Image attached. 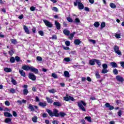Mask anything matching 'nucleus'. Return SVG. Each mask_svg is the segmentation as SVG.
<instances>
[{"instance_id":"obj_47","label":"nucleus","mask_w":124,"mask_h":124,"mask_svg":"<svg viewBox=\"0 0 124 124\" xmlns=\"http://www.w3.org/2000/svg\"><path fill=\"white\" fill-rule=\"evenodd\" d=\"M10 93H16V91L15 90V89L11 88L10 90Z\"/></svg>"},{"instance_id":"obj_57","label":"nucleus","mask_w":124,"mask_h":124,"mask_svg":"<svg viewBox=\"0 0 124 124\" xmlns=\"http://www.w3.org/2000/svg\"><path fill=\"white\" fill-rule=\"evenodd\" d=\"M79 22H80V19L78 18H76L75 21H74V22L76 23H78Z\"/></svg>"},{"instance_id":"obj_20","label":"nucleus","mask_w":124,"mask_h":124,"mask_svg":"<svg viewBox=\"0 0 124 124\" xmlns=\"http://www.w3.org/2000/svg\"><path fill=\"white\" fill-rule=\"evenodd\" d=\"M53 105L54 106H58V107H62V103L60 102H54L53 103Z\"/></svg>"},{"instance_id":"obj_64","label":"nucleus","mask_w":124,"mask_h":124,"mask_svg":"<svg viewBox=\"0 0 124 124\" xmlns=\"http://www.w3.org/2000/svg\"><path fill=\"white\" fill-rule=\"evenodd\" d=\"M120 64H121V66H122V67L124 68V62H121Z\"/></svg>"},{"instance_id":"obj_13","label":"nucleus","mask_w":124,"mask_h":124,"mask_svg":"<svg viewBox=\"0 0 124 124\" xmlns=\"http://www.w3.org/2000/svg\"><path fill=\"white\" fill-rule=\"evenodd\" d=\"M55 25L56 26V28L57 30H61V24L59 23V22H57V21H55Z\"/></svg>"},{"instance_id":"obj_41","label":"nucleus","mask_w":124,"mask_h":124,"mask_svg":"<svg viewBox=\"0 0 124 124\" xmlns=\"http://www.w3.org/2000/svg\"><path fill=\"white\" fill-rule=\"evenodd\" d=\"M28 93H29V91L27 89H24L23 94H24V95H27Z\"/></svg>"},{"instance_id":"obj_62","label":"nucleus","mask_w":124,"mask_h":124,"mask_svg":"<svg viewBox=\"0 0 124 124\" xmlns=\"http://www.w3.org/2000/svg\"><path fill=\"white\" fill-rule=\"evenodd\" d=\"M13 115L14 117H16L17 116V112L15 111H13Z\"/></svg>"},{"instance_id":"obj_42","label":"nucleus","mask_w":124,"mask_h":124,"mask_svg":"<svg viewBox=\"0 0 124 124\" xmlns=\"http://www.w3.org/2000/svg\"><path fill=\"white\" fill-rule=\"evenodd\" d=\"M99 22H96L94 23V27H95V28H98L99 27Z\"/></svg>"},{"instance_id":"obj_53","label":"nucleus","mask_w":124,"mask_h":124,"mask_svg":"<svg viewBox=\"0 0 124 124\" xmlns=\"http://www.w3.org/2000/svg\"><path fill=\"white\" fill-rule=\"evenodd\" d=\"M38 33L39 34H40V35H41V36H43V35H44V32H43V31H38Z\"/></svg>"},{"instance_id":"obj_2","label":"nucleus","mask_w":124,"mask_h":124,"mask_svg":"<svg viewBox=\"0 0 124 124\" xmlns=\"http://www.w3.org/2000/svg\"><path fill=\"white\" fill-rule=\"evenodd\" d=\"M78 106L80 109V110H82V111H83V112H86V108H85V107H84V106H87V104H86V103L84 102V101L81 100L80 102H78Z\"/></svg>"},{"instance_id":"obj_7","label":"nucleus","mask_w":124,"mask_h":124,"mask_svg":"<svg viewBox=\"0 0 124 124\" xmlns=\"http://www.w3.org/2000/svg\"><path fill=\"white\" fill-rule=\"evenodd\" d=\"M78 6L79 10H82V9H84V7H85V6H84L83 3L81 2V0H80L79 2H78Z\"/></svg>"},{"instance_id":"obj_29","label":"nucleus","mask_w":124,"mask_h":124,"mask_svg":"<svg viewBox=\"0 0 124 124\" xmlns=\"http://www.w3.org/2000/svg\"><path fill=\"white\" fill-rule=\"evenodd\" d=\"M64 75L65 77H66V78H69V72H68V71H64Z\"/></svg>"},{"instance_id":"obj_18","label":"nucleus","mask_w":124,"mask_h":124,"mask_svg":"<svg viewBox=\"0 0 124 124\" xmlns=\"http://www.w3.org/2000/svg\"><path fill=\"white\" fill-rule=\"evenodd\" d=\"M110 65L113 68H116L118 67V64H117V63L116 62H111Z\"/></svg>"},{"instance_id":"obj_45","label":"nucleus","mask_w":124,"mask_h":124,"mask_svg":"<svg viewBox=\"0 0 124 124\" xmlns=\"http://www.w3.org/2000/svg\"><path fill=\"white\" fill-rule=\"evenodd\" d=\"M52 10L53 11H54L55 12H59V10L58 9V8L56 7H53L52 8Z\"/></svg>"},{"instance_id":"obj_6","label":"nucleus","mask_w":124,"mask_h":124,"mask_svg":"<svg viewBox=\"0 0 124 124\" xmlns=\"http://www.w3.org/2000/svg\"><path fill=\"white\" fill-rule=\"evenodd\" d=\"M30 71L31 72H33L35 74H37L38 73V69L34 68L33 66H31Z\"/></svg>"},{"instance_id":"obj_24","label":"nucleus","mask_w":124,"mask_h":124,"mask_svg":"<svg viewBox=\"0 0 124 124\" xmlns=\"http://www.w3.org/2000/svg\"><path fill=\"white\" fill-rule=\"evenodd\" d=\"M46 101L48 102V103H50V104H52L53 103V100L48 97H46Z\"/></svg>"},{"instance_id":"obj_9","label":"nucleus","mask_w":124,"mask_h":124,"mask_svg":"<svg viewBox=\"0 0 124 124\" xmlns=\"http://www.w3.org/2000/svg\"><path fill=\"white\" fill-rule=\"evenodd\" d=\"M22 69L26 71H29V70H31V66L26 65H23L22 66Z\"/></svg>"},{"instance_id":"obj_52","label":"nucleus","mask_w":124,"mask_h":124,"mask_svg":"<svg viewBox=\"0 0 124 124\" xmlns=\"http://www.w3.org/2000/svg\"><path fill=\"white\" fill-rule=\"evenodd\" d=\"M66 46H70V42L69 41H66L65 42Z\"/></svg>"},{"instance_id":"obj_36","label":"nucleus","mask_w":124,"mask_h":124,"mask_svg":"<svg viewBox=\"0 0 124 124\" xmlns=\"http://www.w3.org/2000/svg\"><path fill=\"white\" fill-rule=\"evenodd\" d=\"M10 62H11V63H14L15 62V58L14 57H12L10 58Z\"/></svg>"},{"instance_id":"obj_50","label":"nucleus","mask_w":124,"mask_h":124,"mask_svg":"<svg viewBox=\"0 0 124 124\" xmlns=\"http://www.w3.org/2000/svg\"><path fill=\"white\" fill-rule=\"evenodd\" d=\"M36 60L38 62H42V57L40 56H37L36 57Z\"/></svg>"},{"instance_id":"obj_11","label":"nucleus","mask_w":124,"mask_h":124,"mask_svg":"<svg viewBox=\"0 0 124 124\" xmlns=\"http://www.w3.org/2000/svg\"><path fill=\"white\" fill-rule=\"evenodd\" d=\"M23 29L25 31L26 33H27V34H30V33H31L30 32V30H29V28H28V27H27V26L24 25Z\"/></svg>"},{"instance_id":"obj_26","label":"nucleus","mask_w":124,"mask_h":124,"mask_svg":"<svg viewBox=\"0 0 124 124\" xmlns=\"http://www.w3.org/2000/svg\"><path fill=\"white\" fill-rule=\"evenodd\" d=\"M12 121V119L10 118H7L5 119V123L6 124H9V123H11V121Z\"/></svg>"},{"instance_id":"obj_60","label":"nucleus","mask_w":124,"mask_h":124,"mask_svg":"<svg viewBox=\"0 0 124 124\" xmlns=\"http://www.w3.org/2000/svg\"><path fill=\"white\" fill-rule=\"evenodd\" d=\"M15 60L16 62H20V58L18 56H16Z\"/></svg>"},{"instance_id":"obj_15","label":"nucleus","mask_w":124,"mask_h":124,"mask_svg":"<svg viewBox=\"0 0 124 124\" xmlns=\"http://www.w3.org/2000/svg\"><path fill=\"white\" fill-rule=\"evenodd\" d=\"M81 42H82V41H81V40H80V39H76L74 41V44L75 45H80V44H81Z\"/></svg>"},{"instance_id":"obj_28","label":"nucleus","mask_w":124,"mask_h":124,"mask_svg":"<svg viewBox=\"0 0 124 124\" xmlns=\"http://www.w3.org/2000/svg\"><path fill=\"white\" fill-rule=\"evenodd\" d=\"M10 41H11V43L14 44V45H16V44L18 43V42H17V40L16 39H12L10 40Z\"/></svg>"},{"instance_id":"obj_14","label":"nucleus","mask_w":124,"mask_h":124,"mask_svg":"<svg viewBox=\"0 0 124 124\" xmlns=\"http://www.w3.org/2000/svg\"><path fill=\"white\" fill-rule=\"evenodd\" d=\"M63 33L65 34V35H67V36H68L70 35V31L66 29H64L63 31Z\"/></svg>"},{"instance_id":"obj_48","label":"nucleus","mask_w":124,"mask_h":124,"mask_svg":"<svg viewBox=\"0 0 124 124\" xmlns=\"http://www.w3.org/2000/svg\"><path fill=\"white\" fill-rule=\"evenodd\" d=\"M12 83H13V85H17V81L13 78H12V80H11Z\"/></svg>"},{"instance_id":"obj_38","label":"nucleus","mask_w":124,"mask_h":124,"mask_svg":"<svg viewBox=\"0 0 124 124\" xmlns=\"http://www.w3.org/2000/svg\"><path fill=\"white\" fill-rule=\"evenodd\" d=\"M49 93H57V91L54 89H52L51 90H48Z\"/></svg>"},{"instance_id":"obj_30","label":"nucleus","mask_w":124,"mask_h":124,"mask_svg":"<svg viewBox=\"0 0 124 124\" xmlns=\"http://www.w3.org/2000/svg\"><path fill=\"white\" fill-rule=\"evenodd\" d=\"M109 6L111 7V8H112L113 9H115L117 7L116 5L114 3H110L109 4Z\"/></svg>"},{"instance_id":"obj_35","label":"nucleus","mask_w":124,"mask_h":124,"mask_svg":"<svg viewBox=\"0 0 124 124\" xmlns=\"http://www.w3.org/2000/svg\"><path fill=\"white\" fill-rule=\"evenodd\" d=\"M32 121L33 123H37V117L34 116L33 117H32Z\"/></svg>"},{"instance_id":"obj_49","label":"nucleus","mask_w":124,"mask_h":124,"mask_svg":"<svg viewBox=\"0 0 124 124\" xmlns=\"http://www.w3.org/2000/svg\"><path fill=\"white\" fill-rule=\"evenodd\" d=\"M51 76L54 78V79H58V76L55 73H52Z\"/></svg>"},{"instance_id":"obj_46","label":"nucleus","mask_w":124,"mask_h":124,"mask_svg":"<svg viewBox=\"0 0 124 124\" xmlns=\"http://www.w3.org/2000/svg\"><path fill=\"white\" fill-rule=\"evenodd\" d=\"M108 72V70L107 69H103L102 70V73L105 74Z\"/></svg>"},{"instance_id":"obj_56","label":"nucleus","mask_w":124,"mask_h":124,"mask_svg":"<svg viewBox=\"0 0 124 124\" xmlns=\"http://www.w3.org/2000/svg\"><path fill=\"white\" fill-rule=\"evenodd\" d=\"M78 2H80V0H76V2H74V6H77V3L78 4Z\"/></svg>"},{"instance_id":"obj_59","label":"nucleus","mask_w":124,"mask_h":124,"mask_svg":"<svg viewBox=\"0 0 124 124\" xmlns=\"http://www.w3.org/2000/svg\"><path fill=\"white\" fill-rule=\"evenodd\" d=\"M30 10L31 11H34V10H35V7H34V6H31L30 7Z\"/></svg>"},{"instance_id":"obj_31","label":"nucleus","mask_w":124,"mask_h":124,"mask_svg":"<svg viewBox=\"0 0 124 124\" xmlns=\"http://www.w3.org/2000/svg\"><path fill=\"white\" fill-rule=\"evenodd\" d=\"M85 120H87L89 123H92V117L86 116L85 117Z\"/></svg>"},{"instance_id":"obj_23","label":"nucleus","mask_w":124,"mask_h":124,"mask_svg":"<svg viewBox=\"0 0 124 124\" xmlns=\"http://www.w3.org/2000/svg\"><path fill=\"white\" fill-rule=\"evenodd\" d=\"M75 33H76V32L74 31L73 33H71L70 34V36L69 37V39H73V37H74V35H75Z\"/></svg>"},{"instance_id":"obj_33","label":"nucleus","mask_w":124,"mask_h":124,"mask_svg":"<svg viewBox=\"0 0 124 124\" xmlns=\"http://www.w3.org/2000/svg\"><path fill=\"white\" fill-rule=\"evenodd\" d=\"M95 76H96V78L97 79H99L101 77L100 75H99V73H98V72H95Z\"/></svg>"},{"instance_id":"obj_3","label":"nucleus","mask_w":124,"mask_h":124,"mask_svg":"<svg viewBox=\"0 0 124 124\" xmlns=\"http://www.w3.org/2000/svg\"><path fill=\"white\" fill-rule=\"evenodd\" d=\"M114 50L115 53L119 55V56H122V52L120 51V47L118 46H114Z\"/></svg>"},{"instance_id":"obj_21","label":"nucleus","mask_w":124,"mask_h":124,"mask_svg":"<svg viewBox=\"0 0 124 124\" xmlns=\"http://www.w3.org/2000/svg\"><path fill=\"white\" fill-rule=\"evenodd\" d=\"M27 102V101L26 100H22V101L18 100L17 101V103H18L20 105H22V103H26Z\"/></svg>"},{"instance_id":"obj_17","label":"nucleus","mask_w":124,"mask_h":124,"mask_svg":"<svg viewBox=\"0 0 124 124\" xmlns=\"http://www.w3.org/2000/svg\"><path fill=\"white\" fill-rule=\"evenodd\" d=\"M95 61L96 59H92L89 60V64H90V65H94V64H95Z\"/></svg>"},{"instance_id":"obj_39","label":"nucleus","mask_w":124,"mask_h":124,"mask_svg":"<svg viewBox=\"0 0 124 124\" xmlns=\"http://www.w3.org/2000/svg\"><path fill=\"white\" fill-rule=\"evenodd\" d=\"M103 69H107L108 68V65L107 63H104L102 64Z\"/></svg>"},{"instance_id":"obj_4","label":"nucleus","mask_w":124,"mask_h":124,"mask_svg":"<svg viewBox=\"0 0 124 124\" xmlns=\"http://www.w3.org/2000/svg\"><path fill=\"white\" fill-rule=\"evenodd\" d=\"M29 79H31L32 81H35L36 80V76L35 75L32 73H29L28 75Z\"/></svg>"},{"instance_id":"obj_51","label":"nucleus","mask_w":124,"mask_h":124,"mask_svg":"<svg viewBox=\"0 0 124 124\" xmlns=\"http://www.w3.org/2000/svg\"><path fill=\"white\" fill-rule=\"evenodd\" d=\"M118 115L119 117H122V115L123 114V111H122L121 110H119V111L117 112Z\"/></svg>"},{"instance_id":"obj_25","label":"nucleus","mask_w":124,"mask_h":124,"mask_svg":"<svg viewBox=\"0 0 124 124\" xmlns=\"http://www.w3.org/2000/svg\"><path fill=\"white\" fill-rule=\"evenodd\" d=\"M4 71L7 73L11 72V71H12V70L10 68L6 67L4 68Z\"/></svg>"},{"instance_id":"obj_8","label":"nucleus","mask_w":124,"mask_h":124,"mask_svg":"<svg viewBox=\"0 0 124 124\" xmlns=\"http://www.w3.org/2000/svg\"><path fill=\"white\" fill-rule=\"evenodd\" d=\"M116 80L118 81V82H121V83H123L124 82V78L121 77V76L118 75L116 77Z\"/></svg>"},{"instance_id":"obj_63","label":"nucleus","mask_w":124,"mask_h":124,"mask_svg":"<svg viewBox=\"0 0 124 124\" xmlns=\"http://www.w3.org/2000/svg\"><path fill=\"white\" fill-rule=\"evenodd\" d=\"M52 124H59V121H58L57 120H54L52 122Z\"/></svg>"},{"instance_id":"obj_5","label":"nucleus","mask_w":124,"mask_h":124,"mask_svg":"<svg viewBox=\"0 0 124 124\" xmlns=\"http://www.w3.org/2000/svg\"><path fill=\"white\" fill-rule=\"evenodd\" d=\"M43 22L46 27H48V28H53V24H52V23L49 22V21L47 20H43Z\"/></svg>"},{"instance_id":"obj_12","label":"nucleus","mask_w":124,"mask_h":124,"mask_svg":"<svg viewBox=\"0 0 124 124\" xmlns=\"http://www.w3.org/2000/svg\"><path fill=\"white\" fill-rule=\"evenodd\" d=\"M39 106H40V107H43V108H44L46 107V106H47V103L46 102H39L38 104Z\"/></svg>"},{"instance_id":"obj_32","label":"nucleus","mask_w":124,"mask_h":124,"mask_svg":"<svg viewBox=\"0 0 124 124\" xmlns=\"http://www.w3.org/2000/svg\"><path fill=\"white\" fill-rule=\"evenodd\" d=\"M65 116H66V113H64V112H60L59 113V117H64Z\"/></svg>"},{"instance_id":"obj_58","label":"nucleus","mask_w":124,"mask_h":124,"mask_svg":"<svg viewBox=\"0 0 124 124\" xmlns=\"http://www.w3.org/2000/svg\"><path fill=\"white\" fill-rule=\"evenodd\" d=\"M5 105H6V106H9V105H10V102L8 101H6L5 102Z\"/></svg>"},{"instance_id":"obj_27","label":"nucleus","mask_w":124,"mask_h":124,"mask_svg":"<svg viewBox=\"0 0 124 124\" xmlns=\"http://www.w3.org/2000/svg\"><path fill=\"white\" fill-rule=\"evenodd\" d=\"M95 62L97 64L98 67H100V66H101V62H100L99 60L96 59Z\"/></svg>"},{"instance_id":"obj_37","label":"nucleus","mask_w":124,"mask_h":124,"mask_svg":"<svg viewBox=\"0 0 124 124\" xmlns=\"http://www.w3.org/2000/svg\"><path fill=\"white\" fill-rule=\"evenodd\" d=\"M29 109H30L31 111H34V108L32 106V105L30 104L28 107Z\"/></svg>"},{"instance_id":"obj_61","label":"nucleus","mask_w":124,"mask_h":124,"mask_svg":"<svg viewBox=\"0 0 124 124\" xmlns=\"http://www.w3.org/2000/svg\"><path fill=\"white\" fill-rule=\"evenodd\" d=\"M115 37H116V38H121V34H116Z\"/></svg>"},{"instance_id":"obj_40","label":"nucleus","mask_w":124,"mask_h":124,"mask_svg":"<svg viewBox=\"0 0 124 124\" xmlns=\"http://www.w3.org/2000/svg\"><path fill=\"white\" fill-rule=\"evenodd\" d=\"M51 39H52L53 40H57L58 39V37H57V35L54 34L53 35L51 38Z\"/></svg>"},{"instance_id":"obj_19","label":"nucleus","mask_w":124,"mask_h":124,"mask_svg":"<svg viewBox=\"0 0 124 124\" xmlns=\"http://www.w3.org/2000/svg\"><path fill=\"white\" fill-rule=\"evenodd\" d=\"M19 73L22 77H26V73L23 70H19Z\"/></svg>"},{"instance_id":"obj_44","label":"nucleus","mask_w":124,"mask_h":124,"mask_svg":"<svg viewBox=\"0 0 124 124\" xmlns=\"http://www.w3.org/2000/svg\"><path fill=\"white\" fill-rule=\"evenodd\" d=\"M67 20L68 22H69V23H72L73 22V19H72L70 17H67Z\"/></svg>"},{"instance_id":"obj_54","label":"nucleus","mask_w":124,"mask_h":124,"mask_svg":"<svg viewBox=\"0 0 124 124\" xmlns=\"http://www.w3.org/2000/svg\"><path fill=\"white\" fill-rule=\"evenodd\" d=\"M32 31L33 33H35L36 32V28H35V27H33L32 28Z\"/></svg>"},{"instance_id":"obj_1","label":"nucleus","mask_w":124,"mask_h":124,"mask_svg":"<svg viewBox=\"0 0 124 124\" xmlns=\"http://www.w3.org/2000/svg\"><path fill=\"white\" fill-rule=\"evenodd\" d=\"M46 112L49 115L50 117H60V113H59V110L57 109H54L53 110V112H52V110L49 109L46 110Z\"/></svg>"},{"instance_id":"obj_43","label":"nucleus","mask_w":124,"mask_h":124,"mask_svg":"<svg viewBox=\"0 0 124 124\" xmlns=\"http://www.w3.org/2000/svg\"><path fill=\"white\" fill-rule=\"evenodd\" d=\"M105 26H106L105 22H102L101 24V29H103L104 28H105Z\"/></svg>"},{"instance_id":"obj_10","label":"nucleus","mask_w":124,"mask_h":124,"mask_svg":"<svg viewBox=\"0 0 124 124\" xmlns=\"http://www.w3.org/2000/svg\"><path fill=\"white\" fill-rule=\"evenodd\" d=\"M105 106L107 108H109V110H114V106H111L109 103H106Z\"/></svg>"},{"instance_id":"obj_55","label":"nucleus","mask_w":124,"mask_h":124,"mask_svg":"<svg viewBox=\"0 0 124 124\" xmlns=\"http://www.w3.org/2000/svg\"><path fill=\"white\" fill-rule=\"evenodd\" d=\"M64 61H65V62H70V58L67 57V58H65L64 59Z\"/></svg>"},{"instance_id":"obj_34","label":"nucleus","mask_w":124,"mask_h":124,"mask_svg":"<svg viewBox=\"0 0 124 124\" xmlns=\"http://www.w3.org/2000/svg\"><path fill=\"white\" fill-rule=\"evenodd\" d=\"M113 73L114 74V75H118L119 74V72L118 71V69H114L113 70Z\"/></svg>"},{"instance_id":"obj_22","label":"nucleus","mask_w":124,"mask_h":124,"mask_svg":"<svg viewBox=\"0 0 124 124\" xmlns=\"http://www.w3.org/2000/svg\"><path fill=\"white\" fill-rule=\"evenodd\" d=\"M70 95L68 94H66V96L63 97V100H65V101H69L70 100Z\"/></svg>"},{"instance_id":"obj_16","label":"nucleus","mask_w":124,"mask_h":124,"mask_svg":"<svg viewBox=\"0 0 124 124\" xmlns=\"http://www.w3.org/2000/svg\"><path fill=\"white\" fill-rule=\"evenodd\" d=\"M4 117H7L8 118H12V114L9 112H4Z\"/></svg>"}]
</instances>
